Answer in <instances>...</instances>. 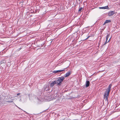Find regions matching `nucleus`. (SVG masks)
I'll use <instances>...</instances> for the list:
<instances>
[{
    "instance_id": "nucleus-20",
    "label": "nucleus",
    "mask_w": 120,
    "mask_h": 120,
    "mask_svg": "<svg viewBox=\"0 0 120 120\" xmlns=\"http://www.w3.org/2000/svg\"><path fill=\"white\" fill-rule=\"evenodd\" d=\"M79 1H80V0H78Z\"/></svg>"
},
{
    "instance_id": "nucleus-3",
    "label": "nucleus",
    "mask_w": 120,
    "mask_h": 120,
    "mask_svg": "<svg viewBox=\"0 0 120 120\" xmlns=\"http://www.w3.org/2000/svg\"><path fill=\"white\" fill-rule=\"evenodd\" d=\"M66 68H64L63 70L56 71H54L53 72L54 73H59L61 72L64 71Z\"/></svg>"
},
{
    "instance_id": "nucleus-18",
    "label": "nucleus",
    "mask_w": 120,
    "mask_h": 120,
    "mask_svg": "<svg viewBox=\"0 0 120 120\" xmlns=\"http://www.w3.org/2000/svg\"><path fill=\"white\" fill-rule=\"evenodd\" d=\"M20 93H18L17 94V95H20Z\"/></svg>"
},
{
    "instance_id": "nucleus-16",
    "label": "nucleus",
    "mask_w": 120,
    "mask_h": 120,
    "mask_svg": "<svg viewBox=\"0 0 120 120\" xmlns=\"http://www.w3.org/2000/svg\"><path fill=\"white\" fill-rule=\"evenodd\" d=\"M90 37V36H88V37H87V38L86 39H88V38Z\"/></svg>"
},
{
    "instance_id": "nucleus-12",
    "label": "nucleus",
    "mask_w": 120,
    "mask_h": 120,
    "mask_svg": "<svg viewBox=\"0 0 120 120\" xmlns=\"http://www.w3.org/2000/svg\"><path fill=\"white\" fill-rule=\"evenodd\" d=\"M110 37V35L109 34H108L107 36L106 37V40L107 41L108 39V38L109 37Z\"/></svg>"
},
{
    "instance_id": "nucleus-17",
    "label": "nucleus",
    "mask_w": 120,
    "mask_h": 120,
    "mask_svg": "<svg viewBox=\"0 0 120 120\" xmlns=\"http://www.w3.org/2000/svg\"><path fill=\"white\" fill-rule=\"evenodd\" d=\"M105 21L104 23V24H103V25H105L106 23H105Z\"/></svg>"
},
{
    "instance_id": "nucleus-19",
    "label": "nucleus",
    "mask_w": 120,
    "mask_h": 120,
    "mask_svg": "<svg viewBox=\"0 0 120 120\" xmlns=\"http://www.w3.org/2000/svg\"><path fill=\"white\" fill-rule=\"evenodd\" d=\"M16 106L17 107H18V108H19V109H20V108H19V107H18L17 106H16Z\"/></svg>"
},
{
    "instance_id": "nucleus-6",
    "label": "nucleus",
    "mask_w": 120,
    "mask_h": 120,
    "mask_svg": "<svg viewBox=\"0 0 120 120\" xmlns=\"http://www.w3.org/2000/svg\"><path fill=\"white\" fill-rule=\"evenodd\" d=\"M71 71H69L64 76L65 77H67L69 76L71 74Z\"/></svg>"
},
{
    "instance_id": "nucleus-7",
    "label": "nucleus",
    "mask_w": 120,
    "mask_h": 120,
    "mask_svg": "<svg viewBox=\"0 0 120 120\" xmlns=\"http://www.w3.org/2000/svg\"><path fill=\"white\" fill-rule=\"evenodd\" d=\"M42 100H41L40 99H39L38 98H35V102H37L40 103Z\"/></svg>"
},
{
    "instance_id": "nucleus-8",
    "label": "nucleus",
    "mask_w": 120,
    "mask_h": 120,
    "mask_svg": "<svg viewBox=\"0 0 120 120\" xmlns=\"http://www.w3.org/2000/svg\"><path fill=\"white\" fill-rule=\"evenodd\" d=\"M56 84V82L55 81L53 82L50 83V87H52L55 84Z\"/></svg>"
},
{
    "instance_id": "nucleus-11",
    "label": "nucleus",
    "mask_w": 120,
    "mask_h": 120,
    "mask_svg": "<svg viewBox=\"0 0 120 120\" xmlns=\"http://www.w3.org/2000/svg\"><path fill=\"white\" fill-rule=\"evenodd\" d=\"M105 21V23H107L110 22H111V21L110 20H106Z\"/></svg>"
},
{
    "instance_id": "nucleus-1",
    "label": "nucleus",
    "mask_w": 120,
    "mask_h": 120,
    "mask_svg": "<svg viewBox=\"0 0 120 120\" xmlns=\"http://www.w3.org/2000/svg\"><path fill=\"white\" fill-rule=\"evenodd\" d=\"M112 85L110 84L109 85L107 89L106 90V91L105 92L104 95V98L106 101H108V96H109V92L111 90Z\"/></svg>"
},
{
    "instance_id": "nucleus-10",
    "label": "nucleus",
    "mask_w": 120,
    "mask_h": 120,
    "mask_svg": "<svg viewBox=\"0 0 120 120\" xmlns=\"http://www.w3.org/2000/svg\"><path fill=\"white\" fill-rule=\"evenodd\" d=\"M108 6H106L105 7H99V8L100 9H108Z\"/></svg>"
},
{
    "instance_id": "nucleus-14",
    "label": "nucleus",
    "mask_w": 120,
    "mask_h": 120,
    "mask_svg": "<svg viewBox=\"0 0 120 120\" xmlns=\"http://www.w3.org/2000/svg\"><path fill=\"white\" fill-rule=\"evenodd\" d=\"M82 8L81 7L80 8L79 10H78L79 11H80L81 10Z\"/></svg>"
},
{
    "instance_id": "nucleus-2",
    "label": "nucleus",
    "mask_w": 120,
    "mask_h": 120,
    "mask_svg": "<svg viewBox=\"0 0 120 120\" xmlns=\"http://www.w3.org/2000/svg\"><path fill=\"white\" fill-rule=\"evenodd\" d=\"M64 79V77L62 76L60 77H59L57 80L55 81L56 82V84H57L58 85H60L61 84V83Z\"/></svg>"
},
{
    "instance_id": "nucleus-15",
    "label": "nucleus",
    "mask_w": 120,
    "mask_h": 120,
    "mask_svg": "<svg viewBox=\"0 0 120 120\" xmlns=\"http://www.w3.org/2000/svg\"><path fill=\"white\" fill-rule=\"evenodd\" d=\"M7 102H13V101H8Z\"/></svg>"
},
{
    "instance_id": "nucleus-5",
    "label": "nucleus",
    "mask_w": 120,
    "mask_h": 120,
    "mask_svg": "<svg viewBox=\"0 0 120 120\" xmlns=\"http://www.w3.org/2000/svg\"><path fill=\"white\" fill-rule=\"evenodd\" d=\"M114 14V11H111L108 13V15L109 16H112Z\"/></svg>"
},
{
    "instance_id": "nucleus-4",
    "label": "nucleus",
    "mask_w": 120,
    "mask_h": 120,
    "mask_svg": "<svg viewBox=\"0 0 120 120\" xmlns=\"http://www.w3.org/2000/svg\"><path fill=\"white\" fill-rule=\"evenodd\" d=\"M44 89V90L46 91L49 90L50 89L49 88V85L48 84L45 85V86Z\"/></svg>"
},
{
    "instance_id": "nucleus-9",
    "label": "nucleus",
    "mask_w": 120,
    "mask_h": 120,
    "mask_svg": "<svg viewBox=\"0 0 120 120\" xmlns=\"http://www.w3.org/2000/svg\"><path fill=\"white\" fill-rule=\"evenodd\" d=\"M86 86L88 87L89 86L90 84V82L89 81H86Z\"/></svg>"
},
{
    "instance_id": "nucleus-13",
    "label": "nucleus",
    "mask_w": 120,
    "mask_h": 120,
    "mask_svg": "<svg viewBox=\"0 0 120 120\" xmlns=\"http://www.w3.org/2000/svg\"><path fill=\"white\" fill-rule=\"evenodd\" d=\"M111 38H109V40L108 41V42H107V40H106V41H105V44H106L108 42H109L110 40V39H111Z\"/></svg>"
}]
</instances>
